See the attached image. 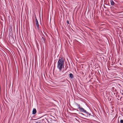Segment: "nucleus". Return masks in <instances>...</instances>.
<instances>
[{"instance_id":"obj_1","label":"nucleus","mask_w":123,"mask_h":123,"mask_svg":"<svg viewBox=\"0 0 123 123\" xmlns=\"http://www.w3.org/2000/svg\"><path fill=\"white\" fill-rule=\"evenodd\" d=\"M64 60L62 57H61L57 62V68L59 70L62 69L64 66Z\"/></svg>"},{"instance_id":"obj_2","label":"nucleus","mask_w":123,"mask_h":123,"mask_svg":"<svg viewBox=\"0 0 123 123\" xmlns=\"http://www.w3.org/2000/svg\"><path fill=\"white\" fill-rule=\"evenodd\" d=\"M59 71L58 73L57 74V75L59 76H65V74H62L64 72V69H63V70L62 69H61L59 70Z\"/></svg>"},{"instance_id":"obj_3","label":"nucleus","mask_w":123,"mask_h":123,"mask_svg":"<svg viewBox=\"0 0 123 123\" xmlns=\"http://www.w3.org/2000/svg\"><path fill=\"white\" fill-rule=\"evenodd\" d=\"M35 22L36 24V26L37 27V29L38 30H39V25L38 24V20L37 18L36 17V16L35 15Z\"/></svg>"},{"instance_id":"obj_4","label":"nucleus","mask_w":123,"mask_h":123,"mask_svg":"<svg viewBox=\"0 0 123 123\" xmlns=\"http://www.w3.org/2000/svg\"><path fill=\"white\" fill-rule=\"evenodd\" d=\"M75 104V105L78 107L79 110L80 111H81L84 108H83L82 107H80V105L79 104H78L77 103H76Z\"/></svg>"},{"instance_id":"obj_5","label":"nucleus","mask_w":123,"mask_h":123,"mask_svg":"<svg viewBox=\"0 0 123 123\" xmlns=\"http://www.w3.org/2000/svg\"><path fill=\"white\" fill-rule=\"evenodd\" d=\"M81 112H84L86 114H87V115H89V116H91V114H90L89 112H87L86 110H85L84 109H83L82 110V111Z\"/></svg>"},{"instance_id":"obj_6","label":"nucleus","mask_w":123,"mask_h":123,"mask_svg":"<svg viewBox=\"0 0 123 123\" xmlns=\"http://www.w3.org/2000/svg\"><path fill=\"white\" fill-rule=\"evenodd\" d=\"M36 113V109L34 108L33 109L32 112L33 114H35Z\"/></svg>"},{"instance_id":"obj_7","label":"nucleus","mask_w":123,"mask_h":123,"mask_svg":"<svg viewBox=\"0 0 123 123\" xmlns=\"http://www.w3.org/2000/svg\"><path fill=\"white\" fill-rule=\"evenodd\" d=\"M111 2V5L112 6H113L114 5V3L112 0H110Z\"/></svg>"},{"instance_id":"obj_8","label":"nucleus","mask_w":123,"mask_h":123,"mask_svg":"<svg viewBox=\"0 0 123 123\" xmlns=\"http://www.w3.org/2000/svg\"><path fill=\"white\" fill-rule=\"evenodd\" d=\"M69 77L72 79L74 77L72 73H70L69 74Z\"/></svg>"},{"instance_id":"obj_9","label":"nucleus","mask_w":123,"mask_h":123,"mask_svg":"<svg viewBox=\"0 0 123 123\" xmlns=\"http://www.w3.org/2000/svg\"><path fill=\"white\" fill-rule=\"evenodd\" d=\"M41 40L42 42H44V43L45 42V39L44 37H42L41 38Z\"/></svg>"},{"instance_id":"obj_10","label":"nucleus","mask_w":123,"mask_h":123,"mask_svg":"<svg viewBox=\"0 0 123 123\" xmlns=\"http://www.w3.org/2000/svg\"><path fill=\"white\" fill-rule=\"evenodd\" d=\"M36 123H41V121L40 120L38 121H35Z\"/></svg>"},{"instance_id":"obj_11","label":"nucleus","mask_w":123,"mask_h":123,"mask_svg":"<svg viewBox=\"0 0 123 123\" xmlns=\"http://www.w3.org/2000/svg\"><path fill=\"white\" fill-rule=\"evenodd\" d=\"M120 123H123V120H121L120 121Z\"/></svg>"},{"instance_id":"obj_12","label":"nucleus","mask_w":123,"mask_h":123,"mask_svg":"<svg viewBox=\"0 0 123 123\" xmlns=\"http://www.w3.org/2000/svg\"><path fill=\"white\" fill-rule=\"evenodd\" d=\"M67 24H69V21L68 20H67Z\"/></svg>"},{"instance_id":"obj_13","label":"nucleus","mask_w":123,"mask_h":123,"mask_svg":"<svg viewBox=\"0 0 123 123\" xmlns=\"http://www.w3.org/2000/svg\"><path fill=\"white\" fill-rule=\"evenodd\" d=\"M81 114L82 115L84 116H85V115L83 113H81Z\"/></svg>"}]
</instances>
